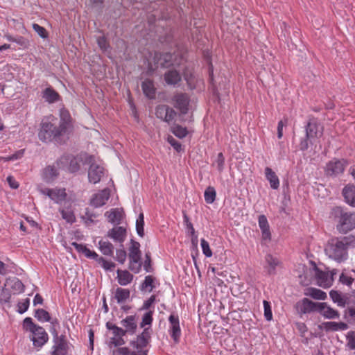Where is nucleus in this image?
Instances as JSON below:
<instances>
[{
	"label": "nucleus",
	"mask_w": 355,
	"mask_h": 355,
	"mask_svg": "<svg viewBox=\"0 0 355 355\" xmlns=\"http://www.w3.org/2000/svg\"><path fill=\"white\" fill-rule=\"evenodd\" d=\"M38 137L43 142L62 145L69 139L70 134L59 125L57 118L50 115L42 119Z\"/></svg>",
	"instance_id": "obj_1"
},
{
	"label": "nucleus",
	"mask_w": 355,
	"mask_h": 355,
	"mask_svg": "<svg viewBox=\"0 0 355 355\" xmlns=\"http://www.w3.org/2000/svg\"><path fill=\"white\" fill-rule=\"evenodd\" d=\"M352 241L354 239L349 236L332 238L328 241L325 253L330 259L338 263L343 262L348 258V248Z\"/></svg>",
	"instance_id": "obj_2"
},
{
	"label": "nucleus",
	"mask_w": 355,
	"mask_h": 355,
	"mask_svg": "<svg viewBox=\"0 0 355 355\" xmlns=\"http://www.w3.org/2000/svg\"><path fill=\"white\" fill-rule=\"evenodd\" d=\"M305 135L301 138L299 149L301 151L308 150L309 145L315 144L318 139L323 135L324 126L315 117H310L304 125Z\"/></svg>",
	"instance_id": "obj_3"
},
{
	"label": "nucleus",
	"mask_w": 355,
	"mask_h": 355,
	"mask_svg": "<svg viewBox=\"0 0 355 355\" xmlns=\"http://www.w3.org/2000/svg\"><path fill=\"white\" fill-rule=\"evenodd\" d=\"M335 217L338 219L336 230L343 234L355 228V213L346 212L340 207L334 209Z\"/></svg>",
	"instance_id": "obj_4"
},
{
	"label": "nucleus",
	"mask_w": 355,
	"mask_h": 355,
	"mask_svg": "<svg viewBox=\"0 0 355 355\" xmlns=\"http://www.w3.org/2000/svg\"><path fill=\"white\" fill-rule=\"evenodd\" d=\"M156 68L160 67L164 69H168L173 67H178L181 64L182 56L175 53L155 52L153 57Z\"/></svg>",
	"instance_id": "obj_5"
},
{
	"label": "nucleus",
	"mask_w": 355,
	"mask_h": 355,
	"mask_svg": "<svg viewBox=\"0 0 355 355\" xmlns=\"http://www.w3.org/2000/svg\"><path fill=\"white\" fill-rule=\"evenodd\" d=\"M152 334L153 329L150 327L144 328L143 331L137 335L135 340L130 342V345L135 350V354L137 355L144 353L145 355H148V349H147V347L150 343Z\"/></svg>",
	"instance_id": "obj_6"
},
{
	"label": "nucleus",
	"mask_w": 355,
	"mask_h": 355,
	"mask_svg": "<svg viewBox=\"0 0 355 355\" xmlns=\"http://www.w3.org/2000/svg\"><path fill=\"white\" fill-rule=\"evenodd\" d=\"M130 247L129 248V267L128 268L135 273H139L141 269V252L140 250V243L133 239L130 240Z\"/></svg>",
	"instance_id": "obj_7"
},
{
	"label": "nucleus",
	"mask_w": 355,
	"mask_h": 355,
	"mask_svg": "<svg viewBox=\"0 0 355 355\" xmlns=\"http://www.w3.org/2000/svg\"><path fill=\"white\" fill-rule=\"evenodd\" d=\"M53 345L51 348V355H67L69 343L66 336L58 334V338H53Z\"/></svg>",
	"instance_id": "obj_8"
},
{
	"label": "nucleus",
	"mask_w": 355,
	"mask_h": 355,
	"mask_svg": "<svg viewBox=\"0 0 355 355\" xmlns=\"http://www.w3.org/2000/svg\"><path fill=\"white\" fill-rule=\"evenodd\" d=\"M172 101L174 107L180 110L181 114L184 115L188 113L190 98L187 94L177 92L173 95Z\"/></svg>",
	"instance_id": "obj_9"
},
{
	"label": "nucleus",
	"mask_w": 355,
	"mask_h": 355,
	"mask_svg": "<svg viewBox=\"0 0 355 355\" xmlns=\"http://www.w3.org/2000/svg\"><path fill=\"white\" fill-rule=\"evenodd\" d=\"M347 162L345 159H334L327 164L325 172L327 175L336 176L343 173Z\"/></svg>",
	"instance_id": "obj_10"
},
{
	"label": "nucleus",
	"mask_w": 355,
	"mask_h": 355,
	"mask_svg": "<svg viewBox=\"0 0 355 355\" xmlns=\"http://www.w3.org/2000/svg\"><path fill=\"white\" fill-rule=\"evenodd\" d=\"M31 334V340H32L33 346L38 349H41L49 340L48 334L41 326L33 330Z\"/></svg>",
	"instance_id": "obj_11"
},
{
	"label": "nucleus",
	"mask_w": 355,
	"mask_h": 355,
	"mask_svg": "<svg viewBox=\"0 0 355 355\" xmlns=\"http://www.w3.org/2000/svg\"><path fill=\"white\" fill-rule=\"evenodd\" d=\"M325 306V302H314L308 298H304L300 306V311L302 314L313 311L318 312L322 310Z\"/></svg>",
	"instance_id": "obj_12"
},
{
	"label": "nucleus",
	"mask_w": 355,
	"mask_h": 355,
	"mask_svg": "<svg viewBox=\"0 0 355 355\" xmlns=\"http://www.w3.org/2000/svg\"><path fill=\"white\" fill-rule=\"evenodd\" d=\"M311 263L313 265V270L318 284L324 288L330 287L332 284L333 277L329 278L327 272L318 268L314 262Z\"/></svg>",
	"instance_id": "obj_13"
},
{
	"label": "nucleus",
	"mask_w": 355,
	"mask_h": 355,
	"mask_svg": "<svg viewBox=\"0 0 355 355\" xmlns=\"http://www.w3.org/2000/svg\"><path fill=\"white\" fill-rule=\"evenodd\" d=\"M170 322L169 333L175 343H178L181 336V330L180 327L179 318L178 315L172 313L168 318Z\"/></svg>",
	"instance_id": "obj_14"
},
{
	"label": "nucleus",
	"mask_w": 355,
	"mask_h": 355,
	"mask_svg": "<svg viewBox=\"0 0 355 355\" xmlns=\"http://www.w3.org/2000/svg\"><path fill=\"white\" fill-rule=\"evenodd\" d=\"M58 123L60 126L64 128V130L70 135L71 134L73 130V125L71 114L67 110L62 108L60 110V120H58Z\"/></svg>",
	"instance_id": "obj_15"
},
{
	"label": "nucleus",
	"mask_w": 355,
	"mask_h": 355,
	"mask_svg": "<svg viewBox=\"0 0 355 355\" xmlns=\"http://www.w3.org/2000/svg\"><path fill=\"white\" fill-rule=\"evenodd\" d=\"M104 175V168L99 165L90 166L88 170L89 182L93 184L99 182L101 178Z\"/></svg>",
	"instance_id": "obj_16"
},
{
	"label": "nucleus",
	"mask_w": 355,
	"mask_h": 355,
	"mask_svg": "<svg viewBox=\"0 0 355 355\" xmlns=\"http://www.w3.org/2000/svg\"><path fill=\"white\" fill-rule=\"evenodd\" d=\"M126 229L122 226H116L110 229L107 234V237L112 239L114 241L123 243L126 237Z\"/></svg>",
	"instance_id": "obj_17"
},
{
	"label": "nucleus",
	"mask_w": 355,
	"mask_h": 355,
	"mask_svg": "<svg viewBox=\"0 0 355 355\" xmlns=\"http://www.w3.org/2000/svg\"><path fill=\"white\" fill-rule=\"evenodd\" d=\"M121 324L124 327V330L127 334L133 335L136 333L137 329V316L132 315L127 316L121 321Z\"/></svg>",
	"instance_id": "obj_18"
},
{
	"label": "nucleus",
	"mask_w": 355,
	"mask_h": 355,
	"mask_svg": "<svg viewBox=\"0 0 355 355\" xmlns=\"http://www.w3.org/2000/svg\"><path fill=\"white\" fill-rule=\"evenodd\" d=\"M318 328L329 332L346 330L349 328V326L347 323L343 322H324L318 326Z\"/></svg>",
	"instance_id": "obj_19"
},
{
	"label": "nucleus",
	"mask_w": 355,
	"mask_h": 355,
	"mask_svg": "<svg viewBox=\"0 0 355 355\" xmlns=\"http://www.w3.org/2000/svg\"><path fill=\"white\" fill-rule=\"evenodd\" d=\"M109 198V191L107 189H103L93 196L90 200V205L94 207H100L105 205Z\"/></svg>",
	"instance_id": "obj_20"
},
{
	"label": "nucleus",
	"mask_w": 355,
	"mask_h": 355,
	"mask_svg": "<svg viewBox=\"0 0 355 355\" xmlns=\"http://www.w3.org/2000/svg\"><path fill=\"white\" fill-rule=\"evenodd\" d=\"M258 222L261 231L262 239L270 241L271 240V233L266 216L263 214L259 216Z\"/></svg>",
	"instance_id": "obj_21"
},
{
	"label": "nucleus",
	"mask_w": 355,
	"mask_h": 355,
	"mask_svg": "<svg viewBox=\"0 0 355 355\" xmlns=\"http://www.w3.org/2000/svg\"><path fill=\"white\" fill-rule=\"evenodd\" d=\"M164 80L168 85L175 86L179 84L182 80V77L180 72L175 69H169L165 72L164 75Z\"/></svg>",
	"instance_id": "obj_22"
},
{
	"label": "nucleus",
	"mask_w": 355,
	"mask_h": 355,
	"mask_svg": "<svg viewBox=\"0 0 355 355\" xmlns=\"http://www.w3.org/2000/svg\"><path fill=\"white\" fill-rule=\"evenodd\" d=\"M265 261L266 265L264 268L267 270V273L269 275H274L276 274V267L280 264L279 260L272 256L271 254H267L265 256Z\"/></svg>",
	"instance_id": "obj_23"
},
{
	"label": "nucleus",
	"mask_w": 355,
	"mask_h": 355,
	"mask_svg": "<svg viewBox=\"0 0 355 355\" xmlns=\"http://www.w3.org/2000/svg\"><path fill=\"white\" fill-rule=\"evenodd\" d=\"M345 202L351 207H355V186L349 184L342 191Z\"/></svg>",
	"instance_id": "obj_24"
},
{
	"label": "nucleus",
	"mask_w": 355,
	"mask_h": 355,
	"mask_svg": "<svg viewBox=\"0 0 355 355\" xmlns=\"http://www.w3.org/2000/svg\"><path fill=\"white\" fill-rule=\"evenodd\" d=\"M42 97L49 103H54L60 100V94L52 87H46L42 93Z\"/></svg>",
	"instance_id": "obj_25"
},
{
	"label": "nucleus",
	"mask_w": 355,
	"mask_h": 355,
	"mask_svg": "<svg viewBox=\"0 0 355 355\" xmlns=\"http://www.w3.org/2000/svg\"><path fill=\"white\" fill-rule=\"evenodd\" d=\"M108 221L112 224L119 225L121 223L123 216V211L119 209H112L110 211L105 213Z\"/></svg>",
	"instance_id": "obj_26"
},
{
	"label": "nucleus",
	"mask_w": 355,
	"mask_h": 355,
	"mask_svg": "<svg viewBox=\"0 0 355 355\" xmlns=\"http://www.w3.org/2000/svg\"><path fill=\"white\" fill-rule=\"evenodd\" d=\"M141 89L146 97L150 99L155 98L156 89L154 86L153 80L148 78L144 80L141 83Z\"/></svg>",
	"instance_id": "obj_27"
},
{
	"label": "nucleus",
	"mask_w": 355,
	"mask_h": 355,
	"mask_svg": "<svg viewBox=\"0 0 355 355\" xmlns=\"http://www.w3.org/2000/svg\"><path fill=\"white\" fill-rule=\"evenodd\" d=\"M62 159L69 162L68 169L71 173H75L79 171L80 168V162L83 161L81 155L76 157L67 155L64 157H62Z\"/></svg>",
	"instance_id": "obj_28"
},
{
	"label": "nucleus",
	"mask_w": 355,
	"mask_h": 355,
	"mask_svg": "<svg viewBox=\"0 0 355 355\" xmlns=\"http://www.w3.org/2000/svg\"><path fill=\"white\" fill-rule=\"evenodd\" d=\"M50 192V195H49V198H50L55 203H61L66 200L67 193L65 189H58L55 188L52 189V191H49Z\"/></svg>",
	"instance_id": "obj_29"
},
{
	"label": "nucleus",
	"mask_w": 355,
	"mask_h": 355,
	"mask_svg": "<svg viewBox=\"0 0 355 355\" xmlns=\"http://www.w3.org/2000/svg\"><path fill=\"white\" fill-rule=\"evenodd\" d=\"M329 295L333 302L337 303L338 306L341 307H345L352 301L349 300V297L347 295L342 296L340 293L337 291L331 290L329 293Z\"/></svg>",
	"instance_id": "obj_30"
},
{
	"label": "nucleus",
	"mask_w": 355,
	"mask_h": 355,
	"mask_svg": "<svg viewBox=\"0 0 355 355\" xmlns=\"http://www.w3.org/2000/svg\"><path fill=\"white\" fill-rule=\"evenodd\" d=\"M10 286L11 289L15 291L14 294L21 293L24 291V285L19 279L7 278L5 283V286Z\"/></svg>",
	"instance_id": "obj_31"
},
{
	"label": "nucleus",
	"mask_w": 355,
	"mask_h": 355,
	"mask_svg": "<svg viewBox=\"0 0 355 355\" xmlns=\"http://www.w3.org/2000/svg\"><path fill=\"white\" fill-rule=\"evenodd\" d=\"M58 175L59 173L55 167L54 166L49 165L43 170L42 178L46 182L51 183L58 176Z\"/></svg>",
	"instance_id": "obj_32"
},
{
	"label": "nucleus",
	"mask_w": 355,
	"mask_h": 355,
	"mask_svg": "<svg viewBox=\"0 0 355 355\" xmlns=\"http://www.w3.org/2000/svg\"><path fill=\"white\" fill-rule=\"evenodd\" d=\"M116 273H117L118 283L121 286L128 285L132 281V279L134 278L133 275H132L127 270H123L119 269V270H117Z\"/></svg>",
	"instance_id": "obj_33"
},
{
	"label": "nucleus",
	"mask_w": 355,
	"mask_h": 355,
	"mask_svg": "<svg viewBox=\"0 0 355 355\" xmlns=\"http://www.w3.org/2000/svg\"><path fill=\"white\" fill-rule=\"evenodd\" d=\"M266 179L269 181L270 187L273 189H277L279 186V180L275 173L269 167L265 169Z\"/></svg>",
	"instance_id": "obj_34"
},
{
	"label": "nucleus",
	"mask_w": 355,
	"mask_h": 355,
	"mask_svg": "<svg viewBox=\"0 0 355 355\" xmlns=\"http://www.w3.org/2000/svg\"><path fill=\"white\" fill-rule=\"evenodd\" d=\"M130 292L128 289L118 287L114 293V298L118 304L125 303L129 299Z\"/></svg>",
	"instance_id": "obj_35"
},
{
	"label": "nucleus",
	"mask_w": 355,
	"mask_h": 355,
	"mask_svg": "<svg viewBox=\"0 0 355 355\" xmlns=\"http://www.w3.org/2000/svg\"><path fill=\"white\" fill-rule=\"evenodd\" d=\"M344 318L349 323H355V301L352 300L344 311Z\"/></svg>",
	"instance_id": "obj_36"
},
{
	"label": "nucleus",
	"mask_w": 355,
	"mask_h": 355,
	"mask_svg": "<svg viewBox=\"0 0 355 355\" xmlns=\"http://www.w3.org/2000/svg\"><path fill=\"white\" fill-rule=\"evenodd\" d=\"M318 312L327 319H338L340 318L339 312L329 306L327 303L324 309Z\"/></svg>",
	"instance_id": "obj_37"
},
{
	"label": "nucleus",
	"mask_w": 355,
	"mask_h": 355,
	"mask_svg": "<svg viewBox=\"0 0 355 355\" xmlns=\"http://www.w3.org/2000/svg\"><path fill=\"white\" fill-rule=\"evenodd\" d=\"M99 249L101 252L106 256H113L114 254V245L109 241H104L101 240L98 242Z\"/></svg>",
	"instance_id": "obj_38"
},
{
	"label": "nucleus",
	"mask_w": 355,
	"mask_h": 355,
	"mask_svg": "<svg viewBox=\"0 0 355 355\" xmlns=\"http://www.w3.org/2000/svg\"><path fill=\"white\" fill-rule=\"evenodd\" d=\"M171 131L180 139H183L188 135V130L187 128L182 127V125L175 123H173L171 125Z\"/></svg>",
	"instance_id": "obj_39"
},
{
	"label": "nucleus",
	"mask_w": 355,
	"mask_h": 355,
	"mask_svg": "<svg viewBox=\"0 0 355 355\" xmlns=\"http://www.w3.org/2000/svg\"><path fill=\"white\" fill-rule=\"evenodd\" d=\"M34 316L37 319V320L42 322L51 321V315L49 313L43 309H36Z\"/></svg>",
	"instance_id": "obj_40"
},
{
	"label": "nucleus",
	"mask_w": 355,
	"mask_h": 355,
	"mask_svg": "<svg viewBox=\"0 0 355 355\" xmlns=\"http://www.w3.org/2000/svg\"><path fill=\"white\" fill-rule=\"evenodd\" d=\"M106 327L107 329L112 331L114 337L124 336L126 335V333L123 328L117 327L111 322H107L106 323Z\"/></svg>",
	"instance_id": "obj_41"
},
{
	"label": "nucleus",
	"mask_w": 355,
	"mask_h": 355,
	"mask_svg": "<svg viewBox=\"0 0 355 355\" xmlns=\"http://www.w3.org/2000/svg\"><path fill=\"white\" fill-rule=\"evenodd\" d=\"M216 196V192L213 187H208L204 193L205 200L208 204H211L214 202Z\"/></svg>",
	"instance_id": "obj_42"
},
{
	"label": "nucleus",
	"mask_w": 355,
	"mask_h": 355,
	"mask_svg": "<svg viewBox=\"0 0 355 355\" xmlns=\"http://www.w3.org/2000/svg\"><path fill=\"white\" fill-rule=\"evenodd\" d=\"M136 230L137 234L144 237V215L140 213L136 221Z\"/></svg>",
	"instance_id": "obj_43"
},
{
	"label": "nucleus",
	"mask_w": 355,
	"mask_h": 355,
	"mask_svg": "<svg viewBox=\"0 0 355 355\" xmlns=\"http://www.w3.org/2000/svg\"><path fill=\"white\" fill-rule=\"evenodd\" d=\"M309 295L313 299L315 300H324L327 297V295L325 292L315 288H309Z\"/></svg>",
	"instance_id": "obj_44"
},
{
	"label": "nucleus",
	"mask_w": 355,
	"mask_h": 355,
	"mask_svg": "<svg viewBox=\"0 0 355 355\" xmlns=\"http://www.w3.org/2000/svg\"><path fill=\"white\" fill-rule=\"evenodd\" d=\"M169 106L167 105H159L155 108V115L157 118L164 121L166 116V112L168 110Z\"/></svg>",
	"instance_id": "obj_45"
},
{
	"label": "nucleus",
	"mask_w": 355,
	"mask_h": 355,
	"mask_svg": "<svg viewBox=\"0 0 355 355\" xmlns=\"http://www.w3.org/2000/svg\"><path fill=\"white\" fill-rule=\"evenodd\" d=\"M155 278L151 275H148L145 277L144 281L140 285V290L145 291L147 288L150 287L149 291H152L155 288L153 285Z\"/></svg>",
	"instance_id": "obj_46"
},
{
	"label": "nucleus",
	"mask_w": 355,
	"mask_h": 355,
	"mask_svg": "<svg viewBox=\"0 0 355 355\" xmlns=\"http://www.w3.org/2000/svg\"><path fill=\"white\" fill-rule=\"evenodd\" d=\"M346 347L350 350H355V331H349L346 335Z\"/></svg>",
	"instance_id": "obj_47"
},
{
	"label": "nucleus",
	"mask_w": 355,
	"mask_h": 355,
	"mask_svg": "<svg viewBox=\"0 0 355 355\" xmlns=\"http://www.w3.org/2000/svg\"><path fill=\"white\" fill-rule=\"evenodd\" d=\"M11 293L10 291L4 286L0 291V302L7 303L10 302Z\"/></svg>",
	"instance_id": "obj_48"
},
{
	"label": "nucleus",
	"mask_w": 355,
	"mask_h": 355,
	"mask_svg": "<svg viewBox=\"0 0 355 355\" xmlns=\"http://www.w3.org/2000/svg\"><path fill=\"white\" fill-rule=\"evenodd\" d=\"M60 214L62 218L64 219L67 223L72 224L76 221L75 215L72 211L62 209L60 210Z\"/></svg>",
	"instance_id": "obj_49"
},
{
	"label": "nucleus",
	"mask_w": 355,
	"mask_h": 355,
	"mask_svg": "<svg viewBox=\"0 0 355 355\" xmlns=\"http://www.w3.org/2000/svg\"><path fill=\"white\" fill-rule=\"evenodd\" d=\"M24 327L28 330L31 332H33V330H35L37 329V327H40V326L35 324L33 323V320L31 318L27 317L24 320Z\"/></svg>",
	"instance_id": "obj_50"
},
{
	"label": "nucleus",
	"mask_w": 355,
	"mask_h": 355,
	"mask_svg": "<svg viewBox=\"0 0 355 355\" xmlns=\"http://www.w3.org/2000/svg\"><path fill=\"white\" fill-rule=\"evenodd\" d=\"M153 322V311H149L146 312L142 317V321L140 323V327L141 328L144 327L146 325H150Z\"/></svg>",
	"instance_id": "obj_51"
},
{
	"label": "nucleus",
	"mask_w": 355,
	"mask_h": 355,
	"mask_svg": "<svg viewBox=\"0 0 355 355\" xmlns=\"http://www.w3.org/2000/svg\"><path fill=\"white\" fill-rule=\"evenodd\" d=\"M263 303L264 308V317L267 321H270L272 319L270 303L266 300H263Z\"/></svg>",
	"instance_id": "obj_52"
},
{
	"label": "nucleus",
	"mask_w": 355,
	"mask_h": 355,
	"mask_svg": "<svg viewBox=\"0 0 355 355\" xmlns=\"http://www.w3.org/2000/svg\"><path fill=\"white\" fill-rule=\"evenodd\" d=\"M97 215L93 212H91L88 208L85 209V216H82L81 218L85 221L87 225L94 223V218H96Z\"/></svg>",
	"instance_id": "obj_53"
},
{
	"label": "nucleus",
	"mask_w": 355,
	"mask_h": 355,
	"mask_svg": "<svg viewBox=\"0 0 355 355\" xmlns=\"http://www.w3.org/2000/svg\"><path fill=\"white\" fill-rule=\"evenodd\" d=\"M145 258L146 259L144 263V268L147 272H152L153 271V268L152 267L151 256L149 252L146 253Z\"/></svg>",
	"instance_id": "obj_54"
},
{
	"label": "nucleus",
	"mask_w": 355,
	"mask_h": 355,
	"mask_svg": "<svg viewBox=\"0 0 355 355\" xmlns=\"http://www.w3.org/2000/svg\"><path fill=\"white\" fill-rule=\"evenodd\" d=\"M214 164L216 165L218 171L221 173L223 171L225 166V157L222 153H219L218 154Z\"/></svg>",
	"instance_id": "obj_55"
},
{
	"label": "nucleus",
	"mask_w": 355,
	"mask_h": 355,
	"mask_svg": "<svg viewBox=\"0 0 355 355\" xmlns=\"http://www.w3.org/2000/svg\"><path fill=\"white\" fill-rule=\"evenodd\" d=\"M201 248L203 254L207 257H211L212 256V251L210 249L209 243L204 239H201Z\"/></svg>",
	"instance_id": "obj_56"
},
{
	"label": "nucleus",
	"mask_w": 355,
	"mask_h": 355,
	"mask_svg": "<svg viewBox=\"0 0 355 355\" xmlns=\"http://www.w3.org/2000/svg\"><path fill=\"white\" fill-rule=\"evenodd\" d=\"M127 257L126 252L124 249H118L116 251V257L114 259L120 263H123L125 261Z\"/></svg>",
	"instance_id": "obj_57"
},
{
	"label": "nucleus",
	"mask_w": 355,
	"mask_h": 355,
	"mask_svg": "<svg viewBox=\"0 0 355 355\" xmlns=\"http://www.w3.org/2000/svg\"><path fill=\"white\" fill-rule=\"evenodd\" d=\"M29 304L30 300L28 298H26L25 300H23V302H19L17 304V311L21 314L25 313L29 307Z\"/></svg>",
	"instance_id": "obj_58"
},
{
	"label": "nucleus",
	"mask_w": 355,
	"mask_h": 355,
	"mask_svg": "<svg viewBox=\"0 0 355 355\" xmlns=\"http://www.w3.org/2000/svg\"><path fill=\"white\" fill-rule=\"evenodd\" d=\"M33 28L42 38L44 39L47 37L48 34L46 30L44 27L37 24H33Z\"/></svg>",
	"instance_id": "obj_59"
},
{
	"label": "nucleus",
	"mask_w": 355,
	"mask_h": 355,
	"mask_svg": "<svg viewBox=\"0 0 355 355\" xmlns=\"http://www.w3.org/2000/svg\"><path fill=\"white\" fill-rule=\"evenodd\" d=\"M97 44L99 48L103 51H107L110 48L107 39L105 36L98 37L97 39Z\"/></svg>",
	"instance_id": "obj_60"
},
{
	"label": "nucleus",
	"mask_w": 355,
	"mask_h": 355,
	"mask_svg": "<svg viewBox=\"0 0 355 355\" xmlns=\"http://www.w3.org/2000/svg\"><path fill=\"white\" fill-rule=\"evenodd\" d=\"M98 263L101 264L105 270H112L116 266V264L114 262L108 261L103 257L100 259V262Z\"/></svg>",
	"instance_id": "obj_61"
},
{
	"label": "nucleus",
	"mask_w": 355,
	"mask_h": 355,
	"mask_svg": "<svg viewBox=\"0 0 355 355\" xmlns=\"http://www.w3.org/2000/svg\"><path fill=\"white\" fill-rule=\"evenodd\" d=\"M178 113L171 107L166 112V116L164 118V121L170 123L177 116Z\"/></svg>",
	"instance_id": "obj_62"
},
{
	"label": "nucleus",
	"mask_w": 355,
	"mask_h": 355,
	"mask_svg": "<svg viewBox=\"0 0 355 355\" xmlns=\"http://www.w3.org/2000/svg\"><path fill=\"white\" fill-rule=\"evenodd\" d=\"M85 257L89 259H92L95 260L96 262L99 263L100 259H101L103 257H100L96 252L90 250L89 248L87 250L85 253Z\"/></svg>",
	"instance_id": "obj_63"
},
{
	"label": "nucleus",
	"mask_w": 355,
	"mask_h": 355,
	"mask_svg": "<svg viewBox=\"0 0 355 355\" xmlns=\"http://www.w3.org/2000/svg\"><path fill=\"white\" fill-rule=\"evenodd\" d=\"M339 280L342 284H346L347 286H350L352 284L354 279V278H352L351 277H348V276L345 275L344 273H342L340 275Z\"/></svg>",
	"instance_id": "obj_64"
}]
</instances>
